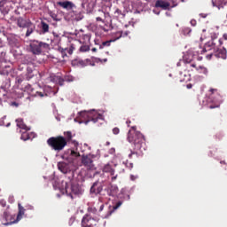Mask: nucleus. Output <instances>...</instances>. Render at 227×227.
Segmentation results:
<instances>
[{
  "label": "nucleus",
  "mask_w": 227,
  "mask_h": 227,
  "mask_svg": "<svg viewBox=\"0 0 227 227\" xmlns=\"http://www.w3.org/2000/svg\"><path fill=\"white\" fill-rule=\"evenodd\" d=\"M73 144L74 147L73 149H68L65 152L63 155V159L66 161H60L58 163L59 170L61 171L64 175H69L68 178H74L75 175V170H74V160L77 159V157H82V153H84L82 148H88V144L80 145L79 142L74 140Z\"/></svg>",
  "instance_id": "nucleus-1"
},
{
  "label": "nucleus",
  "mask_w": 227,
  "mask_h": 227,
  "mask_svg": "<svg viewBox=\"0 0 227 227\" xmlns=\"http://www.w3.org/2000/svg\"><path fill=\"white\" fill-rule=\"evenodd\" d=\"M68 180L71 182L70 184L68 182L58 179L55 180L52 184H53V189L55 191H59L62 194L67 195L71 200H75V198H79L84 194V189L81 184H74V180H75V171H74V176L73 177H68L69 175L66 174Z\"/></svg>",
  "instance_id": "nucleus-2"
},
{
  "label": "nucleus",
  "mask_w": 227,
  "mask_h": 227,
  "mask_svg": "<svg viewBox=\"0 0 227 227\" xmlns=\"http://www.w3.org/2000/svg\"><path fill=\"white\" fill-rule=\"evenodd\" d=\"M200 104L209 109H215L223 104V97H221V94L215 89H210L209 97H205Z\"/></svg>",
  "instance_id": "nucleus-3"
},
{
  "label": "nucleus",
  "mask_w": 227,
  "mask_h": 227,
  "mask_svg": "<svg viewBox=\"0 0 227 227\" xmlns=\"http://www.w3.org/2000/svg\"><path fill=\"white\" fill-rule=\"evenodd\" d=\"M128 141L129 143H131V145H134L135 150H139L140 152L146 150V145L145 144V136L139 131L135 130L133 133H130V131H129Z\"/></svg>",
  "instance_id": "nucleus-4"
},
{
  "label": "nucleus",
  "mask_w": 227,
  "mask_h": 227,
  "mask_svg": "<svg viewBox=\"0 0 227 227\" xmlns=\"http://www.w3.org/2000/svg\"><path fill=\"white\" fill-rule=\"evenodd\" d=\"M76 118L78 121L86 120V118H91V121H93V123H97L98 120H101L102 121H104V115L98 113V111H96L95 109L89 110V111L83 110V111L78 112V115Z\"/></svg>",
  "instance_id": "nucleus-5"
},
{
  "label": "nucleus",
  "mask_w": 227,
  "mask_h": 227,
  "mask_svg": "<svg viewBox=\"0 0 227 227\" xmlns=\"http://www.w3.org/2000/svg\"><path fill=\"white\" fill-rule=\"evenodd\" d=\"M47 144L49 145V146H51L52 150L59 153L65 148V146H67V138H65L64 137H51L47 140Z\"/></svg>",
  "instance_id": "nucleus-6"
},
{
  "label": "nucleus",
  "mask_w": 227,
  "mask_h": 227,
  "mask_svg": "<svg viewBox=\"0 0 227 227\" xmlns=\"http://www.w3.org/2000/svg\"><path fill=\"white\" fill-rule=\"evenodd\" d=\"M204 51L205 52L213 51V52H215V58H221L222 59H226L227 58L226 50L224 48L219 50V48L215 46V43H214V41H209L206 43L204 45Z\"/></svg>",
  "instance_id": "nucleus-7"
},
{
  "label": "nucleus",
  "mask_w": 227,
  "mask_h": 227,
  "mask_svg": "<svg viewBox=\"0 0 227 227\" xmlns=\"http://www.w3.org/2000/svg\"><path fill=\"white\" fill-rule=\"evenodd\" d=\"M97 159H98L97 154H82V164L86 169L94 171V169H97V166L95 165Z\"/></svg>",
  "instance_id": "nucleus-8"
},
{
  "label": "nucleus",
  "mask_w": 227,
  "mask_h": 227,
  "mask_svg": "<svg viewBox=\"0 0 227 227\" xmlns=\"http://www.w3.org/2000/svg\"><path fill=\"white\" fill-rule=\"evenodd\" d=\"M93 12V7L89 4L86 7V2L82 0L81 3L80 7L77 9H74L73 11L74 15H75V20H82L84 19V15L82 13H91Z\"/></svg>",
  "instance_id": "nucleus-9"
},
{
  "label": "nucleus",
  "mask_w": 227,
  "mask_h": 227,
  "mask_svg": "<svg viewBox=\"0 0 227 227\" xmlns=\"http://www.w3.org/2000/svg\"><path fill=\"white\" fill-rule=\"evenodd\" d=\"M29 47L32 54L38 56L42 54L43 51H47V49H49V43L40 41H33L32 43H30Z\"/></svg>",
  "instance_id": "nucleus-10"
},
{
  "label": "nucleus",
  "mask_w": 227,
  "mask_h": 227,
  "mask_svg": "<svg viewBox=\"0 0 227 227\" xmlns=\"http://www.w3.org/2000/svg\"><path fill=\"white\" fill-rule=\"evenodd\" d=\"M83 223H98L100 221V218H98V210H97V207H90L89 208V214H86L83 217Z\"/></svg>",
  "instance_id": "nucleus-11"
},
{
  "label": "nucleus",
  "mask_w": 227,
  "mask_h": 227,
  "mask_svg": "<svg viewBox=\"0 0 227 227\" xmlns=\"http://www.w3.org/2000/svg\"><path fill=\"white\" fill-rule=\"evenodd\" d=\"M26 207L22 206V204L19 203L18 204V215L16 219L11 222H7L4 223V226H12V224H17L20 221H22V217H27L26 215Z\"/></svg>",
  "instance_id": "nucleus-12"
},
{
  "label": "nucleus",
  "mask_w": 227,
  "mask_h": 227,
  "mask_svg": "<svg viewBox=\"0 0 227 227\" xmlns=\"http://www.w3.org/2000/svg\"><path fill=\"white\" fill-rule=\"evenodd\" d=\"M104 185H106V181L104 180L98 179V181L94 182L90 187V194H95V196L102 194Z\"/></svg>",
  "instance_id": "nucleus-13"
},
{
  "label": "nucleus",
  "mask_w": 227,
  "mask_h": 227,
  "mask_svg": "<svg viewBox=\"0 0 227 227\" xmlns=\"http://www.w3.org/2000/svg\"><path fill=\"white\" fill-rule=\"evenodd\" d=\"M56 93H58V90L55 91L54 88L51 86H45L43 92L36 91L35 97H40V98H43V97H54Z\"/></svg>",
  "instance_id": "nucleus-14"
},
{
  "label": "nucleus",
  "mask_w": 227,
  "mask_h": 227,
  "mask_svg": "<svg viewBox=\"0 0 227 227\" xmlns=\"http://www.w3.org/2000/svg\"><path fill=\"white\" fill-rule=\"evenodd\" d=\"M57 4L67 12H70V10H72V12H75L77 9V5L68 0L58 2Z\"/></svg>",
  "instance_id": "nucleus-15"
},
{
  "label": "nucleus",
  "mask_w": 227,
  "mask_h": 227,
  "mask_svg": "<svg viewBox=\"0 0 227 227\" xmlns=\"http://www.w3.org/2000/svg\"><path fill=\"white\" fill-rule=\"evenodd\" d=\"M105 192L106 193H103V196H112L113 198H114V196H116V194H118V185L116 184H112L110 186V188H105Z\"/></svg>",
  "instance_id": "nucleus-16"
},
{
  "label": "nucleus",
  "mask_w": 227,
  "mask_h": 227,
  "mask_svg": "<svg viewBox=\"0 0 227 227\" xmlns=\"http://www.w3.org/2000/svg\"><path fill=\"white\" fill-rule=\"evenodd\" d=\"M7 42L11 47H19L20 45V37L17 35H11L7 37Z\"/></svg>",
  "instance_id": "nucleus-17"
},
{
  "label": "nucleus",
  "mask_w": 227,
  "mask_h": 227,
  "mask_svg": "<svg viewBox=\"0 0 227 227\" xmlns=\"http://www.w3.org/2000/svg\"><path fill=\"white\" fill-rule=\"evenodd\" d=\"M17 127L19 128L17 129V132H23L22 130H25V132H27V130H31V128L27 127L22 119H17L16 120Z\"/></svg>",
  "instance_id": "nucleus-18"
},
{
  "label": "nucleus",
  "mask_w": 227,
  "mask_h": 227,
  "mask_svg": "<svg viewBox=\"0 0 227 227\" xmlns=\"http://www.w3.org/2000/svg\"><path fill=\"white\" fill-rule=\"evenodd\" d=\"M17 127L19 128L17 129V132H23L22 130H25V132H27V130H31V128L27 127L22 119H17L16 120Z\"/></svg>",
  "instance_id": "nucleus-19"
},
{
  "label": "nucleus",
  "mask_w": 227,
  "mask_h": 227,
  "mask_svg": "<svg viewBox=\"0 0 227 227\" xmlns=\"http://www.w3.org/2000/svg\"><path fill=\"white\" fill-rule=\"evenodd\" d=\"M212 5L218 8V10H224V8H227V0H212Z\"/></svg>",
  "instance_id": "nucleus-20"
},
{
  "label": "nucleus",
  "mask_w": 227,
  "mask_h": 227,
  "mask_svg": "<svg viewBox=\"0 0 227 227\" xmlns=\"http://www.w3.org/2000/svg\"><path fill=\"white\" fill-rule=\"evenodd\" d=\"M104 173H110L112 176V182H114L118 178V175L114 176V169L111 167L110 164H106L103 168Z\"/></svg>",
  "instance_id": "nucleus-21"
},
{
  "label": "nucleus",
  "mask_w": 227,
  "mask_h": 227,
  "mask_svg": "<svg viewBox=\"0 0 227 227\" xmlns=\"http://www.w3.org/2000/svg\"><path fill=\"white\" fill-rule=\"evenodd\" d=\"M169 6V3L164 0H157L155 4L156 8H162V10H171V7Z\"/></svg>",
  "instance_id": "nucleus-22"
},
{
  "label": "nucleus",
  "mask_w": 227,
  "mask_h": 227,
  "mask_svg": "<svg viewBox=\"0 0 227 227\" xmlns=\"http://www.w3.org/2000/svg\"><path fill=\"white\" fill-rule=\"evenodd\" d=\"M191 67H192L193 68H196L199 74H204V75H208V69H207V67L203 66L196 67V64H192Z\"/></svg>",
  "instance_id": "nucleus-23"
},
{
  "label": "nucleus",
  "mask_w": 227,
  "mask_h": 227,
  "mask_svg": "<svg viewBox=\"0 0 227 227\" xmlns=\"http://www.w3.org/2000/svg\"><path fill=\"white\" fill-rule=\"evenodd\" d=\"M118 200H121L122 201H129L130 200V195L125 192V190H121V192L117 195Z\"/></svg>",
  "instance_id": "nucleus-24"
},
{
  "label": "nucleus",
  "mask_w": 227,
  "mask_h": 227,
  "mask_svg": "<svg viewBox=\"0 0 227 227\" xmlns=\"http://www.w3.org/2000/svg\"><path fill=\"white\" fill-rule=\"evenodd\" d=\"M121 205H123V200H119L118 202H116L113 206V210L108 211V214H107V215L105 216V219H107V217H109V215H111L113 214V212H114V210H118V208H120L121 207Z\"/></svg>",
  "instance_id": "nucleus-25"
},
{
  "label": "nucleus",
  "mask_w": 227,
  "mask_h": 227,
  "mask_svg": "<svg viewBox=\"0 0 227 227\" xmlns=\"http://www.w3.org/2000/svg\"><path fill=\"white\" fill-rule=\"evenodd\" d=\"M73 67H78L79 68H84L87 66L86 61L82 59H74L72 61Z\"/></svg>",
  "instance_id": "nucleus-26"
},
{
  "label": "nucleus",
  "mask_w": 227,
  "mask_h": 227,
  "mask_svg": "<svg viewBox=\"0 0 227 227\" xmlns=\"http://www.w3.org/2000/svg\"><path fill=\"white\" fill-rule=\"evenodd\" d=\"M90 40H91V35L85 34V35H82L79 42H80V43H83V44L88 45L90 43Z\"/></svg>",
  "instance_id": "nucleus-27"
},
{
  "label": "nucleus",
  "mask_w": 227,
  "mask_h": 227,
  "mask_svg": "<svg viewBox=\"0 0 227 227\" xmlns=\"http://www.w3.org/2000/svg\"><path fill=\"white\" fill-rule=\"evenodd\" d=\"M41 33L42 35L49 33V24L45 21H41Z\"/></svg>",
  "instance_id": "nucleus-28"
},
{
  "label": "nucleus",
  "mask_w": 227,
  "mask_h": 227,
  "mask_svg": "<svg viewBox=\"0 0 227 227\" xmlns=\"http://www.w3.org/2000/svg\"><path fill=\"white\" fill-rule=\"evenodd\" d=\"M97 223L98 222H83V218L82 219V227H93V226H97Z\"/></svg>",
  "instance_id": "nucleus-29"
},
{
  "label": "nucleus",
  "mask_w": 227,
  "mask_h": 227,
  "mask_svg": "<svg viewBox=\"0 0 227 227\" xmlns=\"http://www.w3.org/2000/svg\"><path fill=\"white\" fill-rule=\"evenodd\" d=\"M112 42H116V39L103 42L101 44H99V49H104V47H110Z\"/></svg>",
  "instance_id": "nucleus-30"
},
{
  "label": "nucleus",
  "mask_w": 227,
  "mask_h": 227,
  "mask_svg": "<svg viewBox=\"0 0 227 227\" xmlns=\"http://www.w3.org/2000/svg\"><path fill=\"white\" fill-rule=\"evenodd\" d=\"M33 26V23L31 24H28V27H27V33H26V36H31V35H33V31H35V27H32Z\"/></svg>",
  "instance_id": "nucleus-31"
},
{
  "label": "nucleus",
  "mask_w": 227,
  "mask_h": 227,
  "mask_svg": "<svg viewBox=\"0 0 227 227\" xmlns=\"http://www.w3.org/2000/svg\"><path fill=\"white\" fill-rule=\"evenodd\" d=\"M50 17H51V19L55 21V22H60L61 18H59V16H58V14L56 12H50Z\"/></svg>",
  "instance_id": "nucleus-32"
},
{
  "label": "nucleus",
  "mask_w": 227,
  "mask_h": 227,
  "mask_svg": "<svg viewBox=\"0 0 227 227\" xmlns=\"http://www.w3.org/2000/svg\"><path fill=\"white\" fill-rule=\"evenodd\" d=\"M129 31H126V32H123V31H120V32H117V38H115V40H120V38H121V36L125 37V36H129Z\"/></svg>",
  "instance_id": "nucleus-33"
},
{
  "label": "nucleus",
  "mask_w": 227,
  "mask_h": 227,
  "mask_svg": "<svg viewBox=\"0 0 227 227\" xmlns=\"http://www.w3.org/2000/svg\"><path fill=\"white\" fill-rule=\"evenodd\" d=\"M21 134L20 139L22 141H29V136L27 135V131H21L20 132Z\"/></svg>",
  "instance_id": "nucleus-34"
},
{
  "label": "nucleus",
  "mask_w": 227,
  "mask_h": 227,
  "mask_svg": "<svg viewBox=\"0 0 227 227\" xmlns=\"http://www.w3.org/2000/svg\"><path fill=\"white\" fill-rule=\"evenodd\" d=\"M29 24H31L30 21H28V22H27V21H19L18 22L19 27H29Z\"/></svg>",
  "instance_id": "nucleus-35"
},
{
  "label": "nucleus",
  "mask_w": 227,
  "mask_h": 227,
  "mask_svg": "<svg viewBox=\"0 0 227 227\" xmlns=\"http://www.w3.org/2000/svg\"><path fill=\"white\" fill-rule=\"evenodd\" d=\"M98 13L99 17H103V19H107V17H109V12H106L100 9L98 11Z\"/></svg>",
  "instance_id": "nucleus-36"
},
{
  "label": "nucleus",
  "mask_w": 227,
  "mask_h": 227,
  "mask_svg": "<svg viewBox=\"0 0 227 227\" xmlns=\"http://www.w3.org/2000/svg\"><path fill=\"white\" fill-rule=\"evenodd\" d=\"M74 121L75 122V123H79L80 125L81 124H82V123H84L85 125H88V123L90 122V121H91V118H88V120L87 121H79V120H77V118H74Z\"/></svg>",
  "instance_id": "nucleus-37"
},
{
  "label": "nucleus",
  "mask_w": 227,
  "mask_h": 227,
  "mask_svg": "<svg viewBox=\"0 0 227 227\" xmlns=\"http://www.w3.org/2000/svg\"><path fill=\"white\" fill-rule=\"evenodd\" d=\"M191 33H192V29H191V27L183 28V34L184 36H190Z\"/></svg>",
  "instance_id": "nucleus-38"
},
{
  "label": "nucleus",
  "mask_w": 227,
  "mask_h": 227,
  "mask_svg": "<svg viewBox=\"0 0 227 227\" xmlns=\"http://www.w3.org/2000/svg\"><path fill=\"white\" fill-rule=\"evenodd\" d=\"M90 51V45L83 44L80 47V52H88Z\"/></svg>",
  "instance_id": "nucleus-39"
},
{
  "label": "nucleus",
  "mask_w": 227,
  "mask_h": 227,
  "mask_svg": "<svg viewBox=\"0 0 227 227\" xmlns=\"http://www.w3.org/2000/svg\"><path fill=\"white\" fill-rule=\"evenodd\" d=\"M114 15L115 17H125V12H121V10L120 9H116L115 12H114Z\"/></svg>",
  "instance_id": "nucleus-40"
},
{
  "label": "nucleus",
  "mask_w": 227,
  "mask_h": 227,
  "mask_svg": "<svg viewBox=\"0 0 227 227\" xmlns=\"http://www.w3.org/2000/svg\"><path fill=\"white\" fill-rule=\"evenodd\" d=\"M122 164L124 166H126V168H128L129 169H132V168H134V163H132V162L129 163V160H127L125 161H123Z\"/></svg>",
  "instance_id": "nucleus-41"
},
{
  "label": "nucleus",
  "mask_w": 227,
  "mask_h": 227,
  "mask_svg": "<svg viewBox=\"0 0 227 227\" xmlns=\"http://www.w3.org/2000/svg\"><path fill=\"white\" fill-rule=\"evenodd\" d=\"M34 77H35V73H31V74L27 73L26 74L27 81H31V79H33Z\"/></svg>",
  "instance_id": "nucleus-42"
},
{
  "label": "nucleus",
  "mask_w": 227,
  "mask_h": 227,
  "mask_svg": "<svg viewBox=\"0 0 227 227\" xmlns=\"http://www.w3.org/2000/svg\"><path fill=\"white\" fill-rule=\"evenodd\" d=\"M70 139H72V132L67 131V132H66V140L68 143V141H70Z\"/></svg>",
  "instance_id": "nucleus-43"
},
{
  "label": "nucleus",
  "mask_w": 227,
  "mask_h": 227,
  "mask_svg": "<svg viewBox=\"0 0 227 227\" xmlns=\"http://www.w3.org/2000/svg\"><path fill=\"white\" fill-rule=\"evenodd\" d=\"M97 22H102V24H106V19L104 17H97L96 18Z\"/></svg>",
  "instance_id": "nucleus-44"
},
{
  "label": "nucleus",
  "mask_w": 227,
  "mask_h": 227,
  "mask_svg": "<svg viewBox=\"0 0 227 227\" xmlns=\"http://www.w3.org/2000/svg\"><path fill=\"white\" fill-rule=\"evenodd\" d=\"M168 1L172 3V6H170V8H176V6H178V2H176V0H168Z\"/></svg>",
  "instance_id": "nucleus-45"
},
{
  "label": "nucleus",
  "mask_w": 227,
  "mask_h": 227,
  "mask_svg": "<svg viewBox=\"0 0 227 227\" xmlns=\"http://www.w3.org/2000/svg\"><path fill=\"white\" fill-rule=\"evenodd\" d=\"M4 219H5V221H8V219H10V212L8 211L4 212Z\"/></svg>",
  "instance_id": "nucleus-46"
},
{
  "label": "nucleus",
  "mask_w": 227,
  "mask_h": 227,
  "mask_svg": "<svg viewBox=\"0 0 227 227\" xmlns=\"http://www.w3.org/2000/svg\"><path fill=\"white\" fill-rule=\"evenodd\" d=\"M26 210H35V207L33 205L27 204L25 206Z\"/></svg>",
  "instance_id": "nucleus-47"
},
{
  "label": "nucleus",
  "mask_w": 227,
  "mask_h": 227,
  "mask_svg": "<svg viewBox=\"0 0 227 227\" xmlns=\"http://www.w3.org/2000/svg\"><path fill=\"white\" fill-rule=\"evenodd\" d=\"M55 79H56L57 81H59V84L60 86H63V82H64L63 78H61V77H59V76H56Z\"/></svg>",
  "instance_id": "nucleus-48"
},
{
  "label": "nucleus",
  "mask_w": 227,
  "mask_h": 227,
  "mask_svg": "<svg viewBox=\"0 0 227 227\" xmlns=\"http://www.w3.org/2000/svg\"><path fill=\"white\" fill-rule=\"evenodd\" d=\"M27 136H29V139H35V137H36V134L35 132L27 133Z\"/></svg>",
  "instance_id": "nucleus-49"
},
{
  "label": "nucleus",
  "mask_w": 227,
  "mask_h": 227,
  "mask_svg": "<svg viewBox=\"0 0 227 227\" xmlns=\"http://www.w3.org/2000/svg\"><path fill=\"white\" fill-rule=\"evenodd\" d=\"M113 134H114L115 136H118V134H120V129L114 128L113 129Z\"/></svg>",
  "instance_id": "nucleus-50"
},
{
  "label": "nucleus",
  "mask_w": 227,
  "mask_h": 227,
  "mask_svg": "<svg viewBox=\"0 0 227 227\" xmlns=\"http://www.w3.org/2000/svg\"><path fill=\"white\" fill-rule=\"evenodd\" d=\"M74 222H75V217L72 216V217L69 219V222H68L69 226H72Z\"/></svg>",
  "instance_id": "nucleus-51"
},
{
  "label": "nucleus",
  "mask_w": 227,
  "mask_h": 227,
  "mask_svg": "<svg viewBox=\"0 0 227 227\" xmlns=\"http://www.w3.org/2000/svg\"><path fill=\"white\" fill-rule=\"evenodd\" d=\"M27 74H35L34 71H33V67H27Z\"/></svg>",
  "instance_id": "nucleus-52"
},
{
  "label": "nucleus",
  "mask_w": 227,
  "mask_h": 227,
  "mask_svg": "<svg viewBox=\"0 0 227 227\" xmlns=\"http://www.w3.org/2000/svg\"><path fill=\"white\" fill-rule=\"evenodd\" d=\"M212 56H215L214 51H212L211 53H209V54L207 55V59H212Z\"/></svg>",
  "instance_id": "nucleus-53"
},
{
  "label": "nucleus",
  "mask_w": 227,
  "mask_h": 227,
  "mask_svg": "<svg viewBox=\"0 0 227 227\" xmlns=\"http://www.w3.org/2000/svg\"><path fill=\"white\" fill-rule=\"evenodd\" d=\"M4 120H6V115L2 117V121H0V127H4Z\"/></svg>",
  "instance_id": "nucleus-54"
},
{
  "label": "nucleus",
  "mask_w": 227,
  "mask_h": 227,
  "mask_svg": "<svg viewBox=\"0 0 227 227\" xmlns=\"http://www.w3.org/2000/svg\"><path fill=\"white\" fill-rule=\"evenodd\" d=\"M137 178H139V176H134V175H130V180L132 181V182H134V180H137Z\"/></svg>",
  "instance_id": "nucleus-55"
},
{
  "label": "nucleus",
  "mask_w": 227,
  "mask_h": 227,
  "mask_svg": "<svg viewBox=\"0 0 227 227\" xmlns=\"http://www.w3.org/2000/svg\"><path fill=\"white\" fill-rule=\"evenodd\" d=\"M4 4H6V0L0 1V8H4Z\"/></svg>",
  "instance_id": "nucleus-56"
},
{
  "label": "nucleus",
  "mask_w": 227,
  "mask_h": 227,
  "mask_svg": "<svg viewBox=\"0 0 227 227\" xmlns=\"http://www.w3.org/2000/svg\"><path fill=\"white\" fill-rule=\"evenodd\" d=\"M22 79L20 78V76L16 77V82H18V84H22Z\"/></svg>",
  "instance_id": "nucleus-57"
},
{
  "label": "nucleus",
  "mask_w": 227,
  "mask_h": 227,
  "mask_svg": "<svg viewBox=\"0 0 227 227\" xmlns=\"http://www.w3.org/2000/svg\"><path fill=\"white\" fill-rule=\"evenodd\" d=\"M0 205H1V207H6V200H0Z\"/></svg>",
  "instance_id": "nucleus-58"
},
{
  "label": "nucleus",
  "mask_w": 227,
  "mask_h": 227,
  "mask_svg": "<svg viewBox=\"0 0 227 227\" xmlns=\"http://www.w3.org/2000/svg\"><path fill=\"white\" fill-rule=\"evenodd\" d=\"M26 90H27V91H33V87H31V85L28 84V85L26 87Z\"/></svg>",
  "instance_id": "nucleus-59"
},
{
  "label": "nucleus",
  "mask_w": 227,
  "mask_h": 227,
  "mask_svg": "<svg viewBox=\"0 0 227 227\" xmlns=\"http://www.w3.org/2000/svg\"><path fill=\"white\" fill-rule=\"evenodd\" d=\"M190 24H191V26H196V20H192L191 21H190Z\"/></svg>",
  "instance_id": "nucleus-60"
},
{
  "label": "nucleus",
  "mask_w": 227,
  "mask_h": 227,
  "mask_svg": "<svg viewBox=\"0 0 227 227\" xmlns=\"http://www.w3.org/2000/svg\"><path fill=\"white\" fill-rule=\"evenodd\" d=\"M15 201V199H13V196L9 197V203H13Z\"/></svg>",
  "instance_id": "nucleus-61"
},
{
  "label": "nucleus",
  "mask_w": 227,
  "mask_h": 227,
  "mask_svg": "<svg viewBox=\"0 0 227 227\" xmlns=\"http://www.w3.org/2000/svg\"><path fill=\"white\" fill-rule=\"evenodd\" d=\"M153 12L155 15H160V11L153 10Z\"/></svg>",
  "instance_id": "nucleus-62"
},
{
  "label": "nucleus",
  "mask_w": 227,
  "mask_h": 227,
  "mask_svg": "<svg viewBox=\"0 0 227 227\" xmlns=\"http://www.w3.org/2000/svg\"><path fill=\"white\" fill-rule=\"evenodd\" d=\"M214 152H215V151H210L209 153H208V156L209 157H214V155H215V154H214Z\"/></svg>",
  "instance_id": "nucleus-63"
},
{
  "label": "nucleus",
  "mask_w": 227,
  "mask_h": 227,
  "mask_svg": "<svg viewBox=\"0 0 227 227\" xmlns=\"http://www.w3.org/2000/svg\"><path fill=\"white\" fill-rule=\"evenodd\" d=\"M102 210H104V204H102V205L99 207V212H102Z\"/></svg>",
  "instance_id": "nucleus-64"
}]
</instances>
